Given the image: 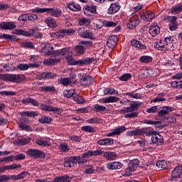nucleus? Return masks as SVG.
Here are the masks:
<instances>
[{
  "label": "nucleus",
  "mask_w": 182,
  "mask_h": 182,
  "mask_svg": "<svg viewBox=\"0 0 182 182\" xmlns=\"http://www.w3.org/2000/svg\"><path fill=\"white\" fill-rule=\"evenodd\" d=\"M140 24V18L138 15H134L129 18V21L127 24L129 29H134L136 26H139Z\"/></svg>",
  "instance_id": "obj_9"
},
{
  "label": "nucleus",
  "mask_w": 182,
  "mask_h": 182,
  "mask_svg": "<svg viewBox=\"0 0 182 182\" xmlns=\"http://www.w3.org/2000/svg\"><path fill=\"white\" fill-rule=\"evenodd\" d=\"M127 96H130L132 99H141L143 97V95L140 93L133 94L132 92H127Z\"/></svg>",
  "instance_id": "obj_62"
},
{
  "label": "nucleus",
  "mask_w": 182,
  "mask_h": 182,
  "mask_svg": "<svg viewBox=\"0 0 182 182\" xmlns=\"http://www.w3.org/2000/svg\"><path fill=\"white\" fill-rule=\"evenodd\" d=\"M113 143H114V140L112 138L100 139L97 141V144H100V146H112Z\"/></svg>",
  "instance_id": "obj_26"
},
{
  "label": "nucleus",
  "mask_w": 182,
  "mask_h": 182,
  "mask_svg": "<svg viewBox=\"0 0 182 182\" xmlns=\"http://www.w3.org/2000/svg\"><path fill=\"white\" fill-rule=\"evenodd\" d=\"M149 33L154 38L157 36V35H159V33H160V27H159V26H157V23H154L150 26Z\"/></svg>",
  "instance_id": "obj_24"
},
{
  "label": "nucleus",
  "mask_w": 182,
  "mask_h": 182,
  "mask_svg": "<svg viewBox=\"0 0 182 182\" xmlns=\"http://www.w3.org/2000/svg\"><path fill=\"white\" fill-rule=\"evenodd\" d=\"M78 33L81 38H85L87 39H95V34L90 31H85L82 33L79 31Z\"/></svg>",
  "instance_id": "obj_29"
},
{
  "label": "nucleus",
  "mask_w": 182,
  "mask_h": 182,
  "mask_svg": "<svg viewBox=\"0 0 182 182\" xmlns=\"http://www.w3.org/2000/svg\"><path fill=\"white\" fill-rule=\"evenodd\" d=\"M40 123L49 124L52 122V117L48 116H43L39 119Z\"/></svg>",
  "instance_id": "obj_58"
},
{
  "label": "nucleus",
  "mask_w": 182,
  "mask_h": 182,
  "mask_svg": "<svg viewBox=\"0 0 182 182\" xmlns=\"http://www.w3.org/2000/svg\"><path fill=\"white\" fill-rule=\"evenodd\" d=\"M68 8L71 11H74L75 12H77V11H80V6L76 2L68 4Z\"/></svg>",
  "instance_id": "obj_39"
},
{
  "label": "nucleus",
  "mask_w": 182,
  "mask_h": 182,
  "mask_svg": "<svg viewBox=\"0 0 182 182\" xmlns=\"http://www.w3.org/2000/svg\"><path fill=\"white\" fill-rule=\"evenodd\" d=\"M75 52L77 55H83L86 52V47L78 45L75 48Z\"/></svg>",
  "instance_id": "obj_41"
},
{
  "label": "nucleus",
  "mask_w": 182,
  "mask_h": 182,
  "mask_svg": "<svg viewBox=\"0 0 182 182\" xmlns=\"http://www.w3.org/2000/svg\"><path fill=\"white\" fill-rule=\"evenodd\" d=\"M33 14H45V12H50L51 16L59 18L62 15V10L53 8H39L36 7L33 10Z\"/></svg>",
  "instance_id": "obj_3"
},
{
  "label": "nucleus",
  "mask_w": 182,
  "mask_h": 182,
  "mask_svg": "<svg viewBox=\"0 0 182 182\" xmlns=\"http://www.w3.org/2000/svg\"><path fill=\"white\" fill-rule=\"evenodd\" d=\"M81 130H82V132H86L87 133H95L96 132V128L87 125V126H83L81 127Z\"/></svg>",
  "instance_id": "obj_46"
},
{
  "label": "nucleus",
  "mask_w": 182,
  "mask_h": 182,
  "mask_svg": "<svg viewBox=\"0 0 182 182\" xmlns=\"http://www.w3.org/2000/svg\"><path fill=\"white\" fill-rule=\"evenodd\" d=\"M77 156H68L65 159L64 167H73L75 164H77Z\"/></svg>",
  "instance_id": "obj_10"
},
{
  "label": "nucleus",
  "mask_w": 182,
  "mask_h": 182,
  "mask_svg": "<svg viewBox=\"0 0 182 182\" xmlns=\"http://www.w3.org/2000/svg\"><path fill=\"white\" fill-rule=\"evenodd\" d=\"M131 45L132 46H133L134 48H136V49H139V50H143L147 48V46H146V45L143 44L141 42L136 39L131 41Z\"/></svg>",
  "instance_id": "obj_23"
},
{
  "label": "nucleus",
  "mask_w": 182,
  "mask_h": 182,
  "mask_svg": "<svg viewBox=\"0 0 182 182\" xmlns=\"http://www.w3.org/2000/svg\"><path fill=\"white\" fill-rule=\"evenodd\" d=\"M105 95H119V91L114 88L108 87L104 90Z\"/></svg>",
  "instance_id": "obj_51"
},
{
  "label": "nucleus",
  "mask_w": 182,
  "mask_h": 182,
  "mask_svg": "<svg viewBox=\"0 0 182 182\" xmlns=\"http://www.w3.org/2000/svg\"><path fill=\"white\" fill-rule=\"evenodd\" d=\"M159 50L161 51H166V50H175V48L173 47H168L166 45H164L161 41L159 42Z\"/></svg>",
  "instance_id": "obj_55"
},
{
  "label": "nucleus",
  "mask_w": 182,
  "mask_h": 182,
  "mask_svg": "<svg viewBox=\"0 0 182 182\" xmlns=\"http://www.w3.org/2000/svg\"><path fill=\"white\" fill-rule=\"evenodd\" d=\"M120 100V98L114 96L107 97L102 99L103 103H116Z\"/></svg>",
  "instance_id": "obj_30"
},
{
  "label": "nucleus",
  "mask_w": 182,
  "mask_h": 182,
  "mask_svg": "<svg viewBox=\"0 0 182 182\" xmlns=\"http://www.w3.org/2000/svg\"><path fill=\"white\" fill-rule=\"evenodd\" d=\"M168 20L170 22L168 25L169 30L171 31H177V28H178V24L177 23V17L168 16Z\"/></svg>",
  "instance_id": "obj_12"
},
{
  "label": "nucleus",
  "mask_w": 182,
  "mask_h": 182,
  "mask_svg": "<svg viewBox=\"0 0 182 182\" xmlns=\"http://www.w3.org/2000/svg\"><path fill=\"white\" fill-rule=\"evenodd\" d=\"M65 97H68V99H70L72 96H75V90H67L64 91Z\"/></svg>",
  "instance_id": "obj_56"
},
{
  "label": "nucleus",
  "mask_w": 182,
  "mask_h": 182,
  "mask_svg": "<svg viewBox=\"0 0 182 182\" xmlns=\"http://www.w3.org/2000/svg\"><path fill=\"white\" fill-rule=\"evenodd\" d=\"M41 92H49L50 93L52 92H56V89L55 88V86L50 85V86H43L40 87Z\"/></svg>",
  "instance_id": "obj_47"
},
{
  "label": "nucleus",
  "mask_w": 182,
  "mask_h": 182,
  "mask_svg": "<svg viewBox=\"0 0 182 182\" xmlns=\"http://www.w3.org/2000/svg\"><path fill=\"white\" fill-rule=\"evenodd\" d=\"M0 28L4 31H12V29H15V28H16V24L12 21L1 22L0 23Z\"/></svg>",
  "instance_id": "obj_16"
},
{
  "label": "nucleus",
  "mask_w": 182,
  "mask_h": 182,
  "mask_svg": "<svg viewBox=\"0 0 182 182\" xmlns=\"http://www.w3.org/2000/svg\"><path fill=\"white\" fill-rule=\"evenodd\" d=\"M171 112H173V108L168 106H164L160 111H159L158 116L162 122H166V120H167L166 116L170 114Z\"/></svg>",
  "instance_id": "obj_6"
},
{
  "label": "nucleus",
  "mask_w": 182,
  "mask_h": 182,
  "mask_svg": "<svg viewBox=\"0 0 182 182\" xmlns=\"http://www.w3.org/2000/svg\"><path fill=\"white\" fill-rule=\"evenodd\" d=\"M119 38L116 35L110 36L107 40V45L110 49H114L117 46Z\"/></svg>",
  "instance_id": "obj_11"
},
{
  "label": "nucleus",
  "mask_w": 182,
  "mask_h": 182,
  "mask_svg": "<svg viewBox=\"0 0 182 182\" xmlns=\"http://www.w3.org/2000/svg\"><path fill=\"white\" fill-rule=\"evenodd\" d=\"M43 53L46 54V55L49 56L50 55H53V46L51 44H47L43 49Z\"/></svg>",
  "instance_id": "obj_28"
},
{
  "label": "nucleus",
  "mask_w": 182,
  "mask_h": 182,
  "mask_svg": "<svg viewBox=\"0 0 182 182\" xmlns=\"http://www.w3.org/2000/svg\"><path fill=\"white\" fill-rule=\"evenodd\" d=\"M182 11V6H177L171 8V14H179Z\"/></svg>",
  "instance_id": "obj_64"
},
{
  "label": "nucleus",
  "mask_w": 182,
  "mask_h": 182,
  "mask_svg": "<svg viewBox=\"0 0 182 182\" xmlns=\"http://www.w3.org/2000/svg\"><path fill=\"white\" fill-rule=\"evenodd\" d=\"M154 16H156V14H154V12L151 11H144L141 15V19H143V21H145L146 22H150V21L154 19Z\"/></svg>",
  "instance_id": "obj_14"
},
{
  "label": "nucleus",
  "mask_w": 182,
  "mask_h": 182,
  "mask_svg": "<svg viewBox=\"0 0 182 182\" xmlns=\"http://www.w3.org/2000/svg\"><path fill=\"white\" fill-rule=\"evenodd\" d=\"M22 165L19 164H13L11 165H7L3 167L4 170H16V168H21Z\"/></svg>",
  "instance_id": "obj_44"
},
{
  "label": "nucleus",
  "mask_w": 182,
  "mask_h": 182,
  "mask_svg": "<svg viewBox=\"0 0 182 182\" xmlns=\"http://www.w3.org/2000/svg\"><path fill=\"white\" fill-rule=\"evenodd\" d=\"M9 180H14L13 175H3L0 176V182H7Z\"/></svg>",
  "instance_id": "obj_57"
},
{
  "label": "nucleus",
  "mask_w": 182,
  "mask_h": 182,
  "mask_svg": "<svg viewBox=\"0 0 182 182\" xmlns=\"http://www.w3.org/2000/svg\"><path fill=\"white\" fill-rule=\"evenodd\" d=\"M27 153L30 157H33V159H45L46 155L42 151L38 149H28Z\"/></svg>",
  "instance_id": "obj_7"
},
{
  "label": "nucleus",
  "mask_w": 182,
  "mask_h": 182,
  "mask_svg": "<svg viewBox=\"0 0 182 182\" xmlns=\"http://www.w3.org/2000/svg\"><path fill=\"white\" fill-rule=\"evenodd\" d=\"M2 38L6 39V41H14L15 42H18V38H16V37L12 35L6 34V33H4L0 36V39H2Z\"/></svg>",
  "instance_id": "obj_40"
},
{
  "label": "nucleus",
  "mask_w": 182,
  "mask_h": 182,
  "mask_svg": "<svg viewBox=\"0 0 182 182\" xmlns=\"http://www.w3.org/2000/svg\"><path fill=\"white\" fill-rule=\"evenodd\" d=\"M22 80H23V75H20V74L9 75V82H12L13 83H21Z\"/></svg>",
  "instance_id": "obj_13"
},
{
  "label": "nucleus",
  "mask_w": 182,
  "mask_h": 182,
  "mask_svg": "<svg viewBox=\"0 0 182 182\" xmlns=\"http://www.w3.org/2000/svg\"><path fill=\"white\" fill-rule=\"evenodd\" d=\"M29 176V172L22 171L18 175H13V180H22Z\"/></svg>",
  "instance_id": "obj_35"
},
{
  "label": "nucleus",
  "mask_w": 182,
  "mask_h": 182,
  "mask_svg": "<svg viewBox=\"0 0 182 182\" xmlns=\"http://www.w3.org/2000/svg\"><path fill=\"white\" fill-rule=\"evenodd\" d=\"M141 105L140 102L131 104L129 107H125L122 109L119 110L120 114H124L125 119H133L139 116V107Z\"/></svg>",
  "instance_id": "obj_1"
},
{
  "label": "nucleus",
  "mask_w": 182,
  "mask_h": 182,
  "mask_svg": "<svg viewBox=\"0 0 182 182\" xmlns=\"http://www.w3.org/2000/svg\"><path fill=\"white\" fill-rule=\"evenodd\" d=\"M60 62V58H58V56H55V58H49L47 60H45L43 61V64L46 65L47 66L58 65Z\"/></svg>",
  "instance_id": "obj_22"
},
{
  "label": "nucleus",
  "mask_w": 182,
  "mask_h": 182,
  "mask_svg": "<svg viewBox=\"0 0 182 182\" xmlns=\"http://www.w3.org/2000/svg\"><path fill=\"white\" fill-rule=\"evenodd\" d=\"M164 94L160 93L155 99L151 100V103H157V102H166V98H164Z\"/></svg>",
  "instance_id": "obj_49"
},
{
  "label": "nucleus",
  "mask_w": 182,
  "mask_h": 182,
  "mask_svg": "<svg viewBox=\"0 0 182 182\" xmlns=\"http://www.w3.org/2000/svg\"><path fill=\"white\" fill-rule=\"evenodd\" d=\"M73 99L75 102H77V103H80V105L86 103V100L83 99L82 96H79L77 95H73Z\"/></svg>",
  "instance_id": "obj_52"
},
{
  "label": "nucleus",
  "mask_w": 182,
  "mask_h": 182,
  "mask_svg": "<svg viewBox=\"0 0 182 182\" xmlns=\"http://www.w3.org/2000/svg\"><path fill=\"white\" fill-rule=\"evenodd\" d=\"M36 144H38V146H41L42 147H46V146H50V141L48 140H46L43 139H37L36 140Z\"/></svg>",
  "instance_id": "obj_33"
},
{
  "label": "nucleus",
  "mask_w": 182,
  "mask_h": 182,
  "mask_svg": "<svg viewBox=\"0 0 182 182\" xmlns=\"http://www.w3.org/2000/svg\"><path fill=\"white\" fill-rule=\"evenodd\" d=\"M20 45L21 48H28V49H33L35 48V46H33V43L31 41H25Z\"/></svg>",
  "instance_id": "obj_53"
},
{
  "label": "nucleus",
  "mask_w": 182,
  "mask_h": 182,
  "mask_svg": "<svg viewBox=\"0 0 182 182\" xmlns=\"http://www.w3.org/2000/svg\"><path fill=\"white\" fill-rule=\"evenodd\" d=\"M165 42H166V46H168V48H174V45L173 44V42H174V37L173 36H168L165 38Z\"/></svg>",
  "instance_id": "obj_42"
},
{
  "label": "nucleus",
  "mask_w": 182,
  "mask_h": 182,
  "mask_svg": "<svg viewBox=\"0 0 182 182\" xmlns=\"http://www.w3.org/2000/svg\"><path fill=\"white\" fill-rule=\"evenodd\" d=\"M79 78L81 86H90L93 85V77L87 74H80Z\"/></svg>",
  "instance_id": "obj_5"
},
{
  "label": "nucleus",
  "mask_w": 182,
  "mask_h": 182,
  "mask_svg": "<svg viewBox=\"0 0 182 182\" xmlns=\"http://www.w3.org/2000/svg\"><path fill=\"white\" fill-rule=\"evenodd\" d=\"M122 167H123V164L117 161L110 162L107 165L108 170H120Z\"/></svg>",
  "instance_id": "obj_20"
},
{
  "label": "nucleus",
  "mask_w": 182,
  "mask_h": 182,
  "mask_svg": "<svg viewBox=\"0 0 182 182\" xmlns=\"http://www.w3.org/2000/svg\"><path fill=\"white\" fill-rule=\"evenodd\" d=\"M104 157L107 159V160H115L117 155L114 152H105L104 151Z\"/></svg>",
  "instance_id": "obj_37"
},
{
  "label": "nucleus",
  "mask_w": 182,
  "mask_h": 182,
  "mask_svg": "<svg viewBox=\"0 0 182 182\" xmlns=\"http://www.w3.org/2000/svg\"><path fill=\"white\" fill-rule=\"evenodd\" d=\"M102 23L105 28H115V26H117V23L112 21H104Z\"/></svg>",
  "instance_id": "obj_48"
},
{
  "label": "nucleus",
  "mask_w": 182,
  "mask_h": 182,
  "mask_svg": "<svg viewBox=\"0 0 182 182\" xmlns=\"http://www.w3.org/2000/svg\"><path fill=\"white\" fill-rule=\"evenodd\" d=\"M83 11L86 16H95L97 14V6L95 5L85 6Z\"/></svg>",
  "instance_id": "obj_8"
},
{
  "label": "nucleus",
  "mask_w": 182,
  "mask_h": 182,
  "mask_svg": "<svg viewBox=\"0 0 182 182\" xmlns=\"http://www.w3.org/2000/svg\"><path fill=\"white\" fill-rule=\"evenodd\" d=\"M123 132H126V127L121 126L114 129L112 132L108 133L107 137H113V136H120Z\"/></svg>",
  "instance_id": "obj_17"
},
{
  "label": "nucleus",
  "mask_w": 182,
  "mask_h": 182,
  "mask_svg": "<svg viewBox=\"0 0 182 182\" xmlns=\"http://www.w3.org/2000/svg\"><path fill=\"white\" fill-rule=\"evenodd\" d=\"M182 176V166H176L171 172V180L178 178Z\"/></svg>",
  "instance_id": "obj_21"
},
{
  "label": "nucleus",
  "mask_w": 182,
  "mask_h": 182,
  "mask_svg": "<svg viewBox=\"0 0 182 182\" xmlns=\"http://www.w3.org/2000/svg\"><path fill=\"white\" fill-rule=\"evenodd\" d=\"M164 94L160 93L155 99L151 100V103H157V102H166V98H164Z\"/></svg>",
  "instance_id": "obj_50"
},
{
  "label": "nucleus",
  "mask_w": 182,
  "mask_h": 182,
  "mask_svg": "<svg viewBox=\"0 0 182 182\" xmlns=\"http://www.w3.org/2000/svg\"><path fill=\"white\" fill-rule=\"evenodd\" d=\"M35 66H36V64L21 63L17 65V69H19L20 70H28L29 68H35Z\"/></svg>",
  "instance_id": "obj_32"
},
{
  "label": "nucleus",
  "mask_w": 182,
  "mask_h": 182,
  "mask_svg": "<svg viewBox=\"0 0 182 182\" xmlns=\"http://www.w3.org/2000/svg\"><path fill=\"white\" fill-rule=\"evenodd\" d=\"M151 141L154 144H156L157 146H161L164 143V139L163 136L157 132L151 137Z\"/></svg>",
  "instance_id": "obj_18"
},
{
  "label": "nucleus",
  "mask_w": 182,
  "mask_h": 182,
  "mask_svg": "<svg viewBox=\"0 0 182 182\" xmlns=\"http://www.w3.org/2000/svg\"><path fill=\"white\" fill-rule=\"evenodd\" d=\"M51 38H56V39H63V38H65V33L63 30H60L58 32L52 33L50 34Z\"/></svg>",
  "instance_id": "obj_36"
},
{
  "label": "nucleus",
  "mask_w": 182,
  "mask_h": 182,
  "mask_svg": "<svg viewBox=\"0 0 182 182\" xmlns=\"http://www.w3.org/2000/svg\"><path fill=\"white\" fill-rule=\"evenodd\" d=\"M156 166L159 168H166L167 167V163L165 161H156Z\"/></svg>",
  "instance_id": "obj_63"
},
{
  "label": "nucleus",
  "mask_w": 182,
  "mask_h": 182,
  "mask_svg": "<svg viewBox=\"0 0 182 182\" xmlns=\"http://www.w3.org/2000/svg\"><path fill=\"white\" fill-rule=\"evenodd\" d=\"M78 23L80 26H85V25H90V19L85 17H81L78 19Z\"/></svg>",
  "instance_id": "obj_45"
},
{
  "label": "nucleus",
  "mask_w": 182,
  "mask_h": 182,
  "mask_svg": "<svg viewBox=\"0 0 182 182\" xmlns=\"http://www.w3.org/2000/svg\"><path fill=\"white\" fill-rule=\"evenodd\" d=\"M140 164V161L137 159H132L128 164V168L125 170L126 176H132V172L135 171Z\"/></svg>",
  "instance_id": "obj_4"
},
{
  "label": "nucleus",
  "mask_w": 182,
  "mask_h": 182,
  "mask_svg": "<svg viewBox=\"0 0 182 182\" xmlns=\"http://www.w3.org/2000/svg\"><path fill=\"white\" fill-rule=\"evenodd\" d=\"M45 22L49 28H56V21L52 17L46 18Z\"/></svg>",
  "instance_id": "obj_38"
},
{
  "label": "nucleus",
  "mask_w": 182,
  "mask_h": 182,
  "mask_svg": "<svg viewBox=\"0 0 182 182\" xmlns=\"http://www.w3.org/2000/svg\"><path fill=\"white\" fill-rule=\"evenodd\" d=\"M119 11H120V5L117 3H113L108 9L107 14L112 15L113 14H116V12H119Z\"/></svg>",
  "instance_id": "obj_25"
},
{
  "label": "nucleus",
  "mask_w": 182,
  "mask_h": 182,
  "mask_svg": "<svg viewBox=\"0 0 182 182\" xmlns=\"http://www.w3.org/2000/svg\"><path fill=\"white\" fill-rule=\"evenodd\" d=\"M130 79H132V74L130 73H125L119 77V80H121L122 82H127V80H129Z\"/></svg>",
  "instance_id": "obj_61"
},
{
  "label": "nucleus",
  "mask_w": 182,
  "mask_h": 182,
  "mask_svg": "<svg viewBox=\"0 0 182 182\" xmlns=\"http://www.w3.org/2000/svg\"><path fill=\"white\" fill-rule=\"evenodd\" d=\"M68 139L73 143H80V141H82V137L77 135L70 136Z\"/></svg>",
  "instance_id": "obj_54"
},
{
  "label": "nucleus",
  "mask_w": 182,
  "mask_h": 182,
  "mask_svg": "<svg viewBox=\"0 0 182 182\" xmlns=\"http://www.w3.org/2000/svg\"><path fill=\"white\" fill-rule=\"evenodd\" d=\"M53 182H70L72 181V177L66 175L63 176H57L55 177L53 181Z\"/></svg>",
  "instance_id": "obj_27"
},
{
  "label": "nucleus",
  "mask_w": 182,
  "mask_h": 182,
  "mask_svg": "<svg viewBox=\"0 0 182 182\" xmlns=\"http://www.w3.org/2000/svg\"><path fill=\"white\" fill-rule=\"evenodd\" d=\"M65 60L70 66H86L95 60L93 58H85L82 60H75L73 55L66 57Z\"/></svg>",
  "instance_id": "obj_2"
},
{
  "label": "nucleus",
  "mask_w": 182,
  "mask_h": 182,
  "mask_svg": "<svg viewBox=\"0 0 182 182\" xmlns=\"http://www.w3.org/2000/svg\"><path fill=\"white\" fill-rule=\"evenodd\" d=\"M55 77H58V74L52 73H43L37 75V78L39 80H43V79H55Z\"/></svg>",
  "instance_id": "obj_19"
},
{
  "label": "nucleus",
  "mask_w": 182,
  "mask_h": 182,
  "mask_svg": "<svg viewBox=\"0 0 182 182\" xmlns=\"http://www.w3.org/2000/svg\"><path fill=\"white\" fill-rule=\"evenodd\" d=\"M68 53H69V48H63L54 52V55L57 56V58H60V59L61 56H65V55H68Z\"/></svg>",
  "instance_id": "obj_31"
},
{
  "label": "nucleus",
  "mask_w": 182,
  "mask_h": 182,
  "mask_svg": "<svg viewBox=\"0 0 182 182\" xmlns=\"http://www.w3.org/2000/svg\"><path fill=\"white\" fill-rule=\"evenodd\" d=\"M15 35H21L22 36H32L35 33L34 29H30L28 31H26L22 29H15L14 31Z\"/></svg>",
  "instance_id": "obj_15"
},
{
  "label": "nucleus",
  "mask_w": 182,
  "mask_h": 182,
  "mask_svg": "<svg viewBox=\"0 0 182 182\" xmlns=\"http://www.w3.org/2000/svg\"><path fill=\"white\" fill-rule=\"evenodd\" d=\"M95 110L97 112L103 113V112H106V107L96 104L95 105Z\"/></svg>",
  "instance_id": "obj_59"
},
{
  "label": "nucleus",
  "mask_w": 182,
  "mask_h": 182,
  "mask_svg": "<svg viewBox=\"0 0 182 182\" xmlns=\"http://www.w3.org/2000/svg\"><path fill=\"white\" fill-rule=\"evenodd\" d=\"M152 60L153 58L150 55H142L139 58V62L141 63H150Z\"/></svg>",
  "instance_id": "obj_43"
},
{
  "label": "nucleus",
  "mask_w": 182,
  "mask_h": 182,
  "mask_svg": "<svg viewBox=\"0 0 182 182\" xmlns=\"http://www.w3.org/2000/svg\"><path fill=\"white\" fill-rule=\"evenodd\" d=\"M156 131H151L150 128H144V134H145L148 137H150V136L153 137L156 134Z\"/></svg>",
  "instance_id": "obj_60"
},
{
  "label": "nucleus",
  "mask_w": 182,
  "mask_h": 182,
  "mask_svg": "<svg viewBox=\"0 0 182 182\" xmlns=\"http://www.w3.org/2000/svg\"><path fill=\"white\" fill-rule=\"evenodd\" d=\"M58 83L63 85V86H69L72 85V79L69 77L60 78L58 79Z\"/></svg>",
  "instance_id": "obj_34"
}]
</instances>
